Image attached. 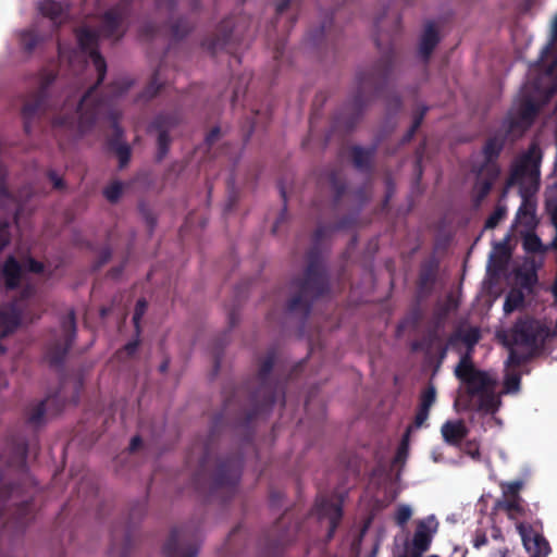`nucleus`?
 Masks as SVG:
<instances>
[{
	"label": "nucleus",
	"instance_id": "37",
	"mask_svg": "<svg viewBox=\"0 0 557 557\" xmlns=\"http://www.w3.org/2000/svg\"><path fill=\"white\" fill-rule=\"evenodd\" d=\"M460 556H461V557H465V553H463V552H460Z\"/></svg>",
	"mask_w": 557,
	"mask_h": 557
},
{
	"label": "nucleus",
	"instance_id": "28",
	"mask_svg": "<svg viewBox=\"0 0 557 557\" xmlns=\"http://www.w3.org/2000/svg\"><path fill=\"white\" fill-rule=\"evenodd\" d=\"M506 510L508 511L510 517H513L515 511L519 510V507H518V505H515V504H508L506 506Z\"/></svg>",
	"mask_w": 557,
	"mask_h": 557
},
{
	"label": "nucleus",
	"instance_id": "3",
	"mask_svg": "<svg viewBox=\"0 0 557 557\" xmlns=\"http://www.w3.org/2000/svg\"><path fill=\"white\" fill-rule=\"evenodd\" d=\"M438 523L434 516L420 520L412 540L409 542L405 536H398L395 541V557H420L425 552L437 531Z\"/></svg>",
	"mask_w": 557,
	"mask_h": 557
},
{
	"label": "nucleus",
	"instance_id": "18",
	"mask_svg": "<svg viewBox=\"0 0 557 557\" xmlns=\"http://www.w3.org/2000/svg\"><path fill=\"white\" fill-rule=\"evenodd\" d=\"M505 216V210L503 208H498L486 221V227L493 228L498 222Z\"/></svg>",
	"mask_w": 557,
	"mask_h": 557
},
{
	"label": "nucleus",
	"instance_id": "20",
	"mask_svg": "<svg viewBox=\"0 0 557 557\" xmlns=\"http://www.w3.org/2000/svg\"><path fill=\"white\" fill-rule=\"evenodd\" d=\"M24 269L32 271V272L39 273L42 271V264L40 262H37V261L30 259L25 262Z\"/></svg>",
	"mask_w": 557,
	"mask_h": 557
},
{
	"label": "nucleus",
	"instance_id": "25",
	"mask_svg": "<svg viewBox=\"0 0 557 557\" xmlns=\"http://www.w3.org/2000/svg\"><path fill=\"white\" fill-rule=\"evenodd\" d=\"M144 311H145V305L138 304V307H137L135 315H134L135 322L138 321V319L143 315Z\"/></svg>",
	"mask_w": 557,
	"mask_h": 557
},
{
	"label": "nucleus",
	"instance_id": "36",
	"mask_svg": "<svg viewBox=\"0 0 557 557\" xmlns=\"http://www.w3.org/2000/svg\"><path fill=\"white\" fill-rule=\"evenodd\" d=\"M512 358H513V357H512V354H511V355H510V357H509L508 363H509V362H512Z\"/></svg>",
	"mask_w": 557,
	"mask_h": 557
},
{
	"label": "nucleus",
	"instance_id": "7",
	"mask_svg": "<svg viewBox=\"0 0 557 557\" xmlns=\"http://www.w3.org/2000/svg\"><path fill=\"white\" fill-rule=\"evenodd\" d=\"M441 432L444 441L451 445L458 444L467 435V429L460 420L445 422Z\"/></svg>",
	"mask_w": 557,
	"mask_h": 557
},
{
	"label": "nucleus",
	"instance_id": "2",
	"mask_svg": "<svg viewBox=\"0 0 557 557\" xmlns=\"http://www.w3.org/2000/svg\"><path fill=\"white\" fill-rule=\"evenodd\" d=\"M556 51H557V14L552 21L550 41L548 46L542 51L540 61L537 63L539 70L544 73L537 83L527 85L523 88V98L525 102L524 111L529 113L533 111L535 106L546 100L552 85L557 79L556 67Z\"/></svg>",
	"mask_w": 557,
	"mask_h": 557
},
{
	"label": "nucleus",
	"instance_id": "1",
	"mask_svg": "<svg viewBox=\"0 0 557 557\" xmlns=\"http://www.w3.org/2000/svg\"><path fill=\"white\" fill-rule=\"evenodd\" d=\"M541 152L532 148L516 163L510 185L517 186L522 197L521 207L517 213L516 227L531 228L535 225V208L530 197L539 189Z\"/></svg>",
	"mask_w": 557,
	"mask_h": 557
},
{
	"label": "nucleus",
	"instance_id": "33",
	"mask_svg": "<svg viewBox=\"0 0 557 557\" xmlns=\"http://www.w3.org/2000/svg\"><path fill=\"white\" fill-rule=\"evenodd\" d=\"M120 154H121V158H124V156H126V154H127V151H126V150H121V151H120Z\"/></svg>",
	"mask_w": 557,
	"mask_h": 557
},
{
	"label": "nucleus",
	"instance_id": "9",
	"mask_svg": "<svg viewBox=\"0 0 557 557\" xmlns=\"http://www.w3.org/2000/svg\"><path fill=\"white\" fill-rule=\"evenodd\" d=\"M21 273L22 270L13 260H9L5 263L3 269V275L9 286H14L16 284V280Z\"/></svg>",
	"mask_w": 557,
	"mask_h": 557
},
{
	"label": "nucleus",
	"instance_id": "22",
	"mask_svg": "<svg viewBox=\"0 0 557 557\" xmlns=\"http://www.w3.org/2000/svg\"><path fill=\"white\" fill-rule=\"evenodd\" d=\"M429 416V409H425L421 407L420 411L418 412L416 417V426H421L428 419Z\"/></svg>",
	"mask_w": 557,
	"mask_h": 557
},
{
	"label": "nucleus",
	"instance_id": "8",
	"mask_svg": "<svg viewBox=\"0 0 557 557\" xmlns=\"http://www.w3.org/2000/svg\"><path fill=\"white\" fill-rule=\"evenodd\" d=\"M437 41H438V35H437L436 30L432 27H429L428 29H425V32L421 38L420 47H419L420 52L423 55L429 54L432 51V49L435 47Z\"/></svg>",
	"mask_w": 557,
	"mask_h": 557
},
{
	"label": "nucleus",
	"instance_id": "32",
	"mask_svg": "<svg viewBox=\"0 0 557 557\" xmlns=\"http://www.w3.org/2000/svg\"><path fill=\"white\" fill-rule=\"evenodd\" d=\"M455 406L456 407H460L462 406V403H461V399L460 398H457L456 401H455Z\"/></svg>",
	"mask_w": 557,
	"mask_h": 557
},
{
	"label": "nucleus",
	"instance_id": "23",
	"mask_svg": "<svg viewBox=\"0 0 557 557\" xmlns=\"http://www.w3.org/2000/svg\"><path fill=\"white\" fill-rule=\"evenodd\" d=\"M479 338V333L476 330H472L471 331V336L467 337L465 341L467 343V345L471 346L473 345Z\"/></svg>",
	"mask_w": 557,
	"mask_h": 557
},
{
	"label": "nucleus",
	"instance_id": "13",
	"mask_svg": "<svg viewBox=\"0 0 557 557\" xmlns=\"http://www.w3.org/2000/svg\"><path fill=\"white\" fill-rule=\"evenodd\" d=\"M523 246L528 251H539L541 249V243L536 235L527 233L523 237Z\"/></svg>",
	"mask_w": 557,
	"mask_h": 557
},
{
	"label": "nucleus",
	"instance_id": "34",
	"mask_svg": "<svg viewBox=\"0 0 557 557\" xmlns=\"http://www.w3.org/2000/svg\"><path fill=\"white\" fill-rule=\"evenodd\" d=\"M496 557H506V554L504 552H499Z\"/></svg>",
	"mask_w": 557,
	"mask_h": 557
},
{
	"label": "nucleus",
	"instance_id": "4",
	"mask_svg": "<svg viewBox=\"0 0 557 557\" xmlns=\"http://www.w3.org/2000/svg\"><path fill=\"white\" fill-rule=\"evenodd\" d=\"M455 372L462 383L468 385L471 393L482 392L483 396L488 399V401L483 405L486 410H493L497 406V397L491 393L495 379L484 372L475 371L468 357H463L460 360Z\"/></svg>",
	"mask_w": 557,
	"mask_h": 557
},
{
	"label": "nucleus",
	"instance_id": "15",
	"mask_svg": "<svg viewBox=\"0 0 557 557\" xmlns=\"http://www.w3.org/2000/svg\"><path fill=\"white\" fill-rule=\"evenodd\" d=\"M522 487L520 481L509 482L503 485V492L506 497L515 496Z\"/></svg>",
	"mask_w": 557,
	"mask_h": 557
},
{
	"label": "nucleus",
	"instance_id": "29",
	"mask_svg": "<svg viewBox=\"0 0 557 557\" xmlns=\"http://www.w3.org/2000/svg\"><path fill=\"white\" fill-rule=\"evenodd\" d=\"M467 453H468V454H469L473 459L479 458V451H478V449H473V450H472L471 448H469Z\"/></svg>",
	"mask_w": 557,
	"mask_h": 557
},
{
	"label": "nucleus",
	"instance_id": "11",
	"mask_svg": "<svg viewBox=\"0 0 557 557\" xmlns=\"http://www.w3.org/2000/svg\"><path fill=\"white\" fill-rule=\"evenodd\" d=\"M522 300H523V295H522L521 290H518V289L511 290L508 294L506 301L504 304V310L507 313L513 311L516 308H518L522 304Z\"/></svg>",
	"mask_w": 557,
	"mask_h": 557
},
{
	"label": "nucleus",
	"instance_id": "26",
	"mask_svg": "<svg viewBox=\"0 0 557 557\" xmlns=\"http://www.w3.org/2000/svg\"><path fill=\"white\" fill-rule=\"evenodd\" d=\"M166 554L169 557H184V553L180 550H172L171 548H166Z\"/></svg>",
	"mask_w": 557,
	"mask_h": 557
},
{
	"label": "nucleus",
	"instance_id": "17",
	"mask_svg": "<svg viewBox=\"0 0 557 557\" xmlns=\"http://www.w3.org/2000/svg\"><path fill=\"white\" fill-rule=\"evenodd\" d=\"M520 380L517 375L510 374L505 381V391L507 393H516L519 389Z\"/></svg>",
	"mask_w": 557,
	"mask_h": 557
},
{
	"label": "nucleus",
	"instance_id": "6",
	"mask_svg": "<svg viewBox=\"0 0 557 557\" xmlns=\"http://www.w3.org/2000/svg\"><path fill=\"white\" fill-rule=\"evenodd\" d=\"M518 530L524 548L530 554V557H546L548 555V543L537 531L523 524H519Z\"/></svg>",
	"mask_w": 557,
	"mask_h": 557
},
{
	"label": "nucleus",
	"instance_id": "14",
	"mask_svg": "<svg viewBox=\"0 0 557 557\" xmlns=\"http://www.w3.org/2000/svg\"><path fill=\"white\" fill-rule=\"evenodd\" d=\"M122 189L123 187L120 183H113L106 188L104 195L109 200L115 201L122 194Z\"/></svg>",
	"mask_w": 557,
	"mask_h": 557
},
{
	"label": "nucleus",
	"instance_id": "30",
	"mask_svg": "<svg viewBox=\"0 0 557 557\" xmlns=\"http://www.w3.org/2000/svg\"><path fill=\"white\" fill-rule=\"evenodd\" d=\"M484 543H485V537L476 539L475 542H474V545H475V547H480Z\"/></svg>",
	"mask_w": 557,
	"mask_h": 557
},
{
	"label": "nucleus",
	"instance_id": "21",
	"mask_svg": "<svg viewBox=\"0 0 557 557\" xmlns=\"http://www.w3.org/2000/svg\"><path fill=\"white\" fill-rule=\"evenodd\" d=\"M91 59H92L95 69L99 72V75L102 76L103 71H104V61H103V59L100 55H98V54H92Z\"/></svg>",
	"mask_w": 557,
	"mask_h": 557
},
{
	"label": "nucleus",
	"instance_id": "19",
	"mask_svg": "<svg viewBox=\"0 0 557 557\" xmlns=\"http://www.w3.org/2000/svg\"><path fill=\"white\" fill-rule=\"evenodd\" d=\"M434 401H435V391L433 388H429L423 394L421 407H423L425 409H430V407L434 404Z\"/></svg>",
	"mask_w": 557,
	"mask_h": 557
},
{
	"label": "nucleus",
	"instance_id": "35",
	"mask_svg": "<svg viewBox=\"0 0 557 557\" xmlns=\"http://www.w3.org/2000/svg\"><path fill=\"white\" fill-rule=\"evenodd\" d=\"M487 189H488V186H487V185H484V186H483V191H482V193H483V194H484V193H486V190H487Z\"/></svg>",
	"mask_w": 557,
	"mask_h": 557
},
{
	"label": "nucleus",
	"instance_id": "10",
	"mask_svg": "<svg viewBox=\"0 0 557 557\" xmlns=\"http://www.w3.org/2000/svg\"><path fill=\"white\" fill-rule=\"evenodd\" d=\"M412 508L409 505L400 504L394 512V520L398 525H404L412 517Z\"/></svg>",
	"mask_w": 557,
	"mask_h": 557
},
{
	"label": "nucleus",
	"instance_id": "27",
	"mask_svg": "<svg viewBox=\"0 0 557 557\" xmlns=\"http://www.w3.org/2000/svg\"><path fill=\"white\" fill-rule=\"evenodd\" d=\"M8 236L4 230H0V249L7 244Z\"/></svg>",
	"mask_w": 557,
	"mask_h": 557
},
{
	"label": "nucleus",
	"instance_id": "12",
	"mask_svg": "<svg viewBox=\"0 0 557 557\" xmlns=\"http://www.w3.org/2000/svg\"><path fill=\"white\" fill-rule=\"evenodd\" d=\"M323 518H327L331 524H334L341 518V509L338 506L325 504L320 510Z\"/></svg>",
	"mask_w": 557,
	"mask_h": 557
},
{
	"label": "nucleus",
	"instance_id": "16",
	"mask_svg": "<svg viewBox=\"0 0 557 557\" xmlns=\"http://www.w3.org/2000/svg\"><path fill=\"white\" fill-rule=\"evenodd\" d=\"M91 104L88 99V97H85L78 108V119L81 123H84V120H88L89 111H90Z\"/></svg>",
	"mask_w": 557,
	"mask_h": 557
},
{
	"label": "nucleus",
	"instance_id": "5",
	"mask_svg": "<svg viewBox=\"0 0 557 557\" xmlns=\"http://www.w3.org/2000/svg\"><path fill=\"white\" fill-rule=\"evenodd\" d=\"M543 330L537 322L528 320L519 323L511 332L509 337L502 336L500 334L498 336L502 338L505 345L513 346L520 344H529L541 336Z\"/></svg>",
	"mask_w": 557,
	"mask_h": 557
},
{
	"label": "nucleus",
	"instance_id": "24",
	"mask_svg": "<svg viewBox=\"0 0 557 557\" xmlns=\"http://www.w3.org/2000/svg\"><path fill=\"white\" fill-rule=\"evenodd\" d=\"M503 250H504V248H503L502 245L495 246L494 250H493V252L491 255V259H495V258L500 257V255L503 253Z\"/></svg>",
	"mask_w": 557,
	"mask_h": 557
},
{
	"label": "nucleus",
	"instance_id": "31",
	"mask_svg": "<svg viewBox=\"0 0 557 557\" xmlns=\"http://www.w3.org/2000/svg\"><path fill=\"white\" fill-rule=\"evenodd\" d=\"M529 124V116H523L521 120L522 127H525Z\"/></svg>",
	"mask_w": 557,
	"mask_h": 557
}]
</instances>
